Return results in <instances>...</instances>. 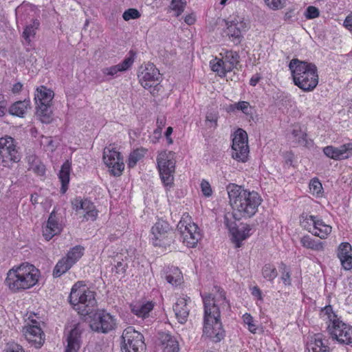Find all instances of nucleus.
I'll return each mask as SVG.
<instances>
[{
  "label": "nucleus",
  "mask_w": 352,
  "mask_h": 352,
  "mask_svg": "<svg viewBox=\"0 0 352 352\" xmlns=\"http://www.w3.org/2000/svg\"><path fill=\"white\" fill-rule=\"evenodd\" d=\"M226 188L233 209L232 213L228 214V216L239 221L242 218H250L256 214L263 201L257 192L244 189L235 184H228Z\"/></svg>",
  "instance_id": "1"
},
{
  "label": "nucleus",
  "mask_w": 352,
  "mask_h": 352,
  "mask_svg": "<svg viewBox=\"0 0 352 352\" xmlns=\"http://www.w3.org/2000/svg\"><path fill=\"white\" fill-rule=\"evenodd\" d=\"M39 275V270L33 265L23 263L8 270L4 284L12 293L21 292L34 287Z\"/></svg>",
  "instance_id": "2"
},
{
  "label": "nucleus",
  "mask_w": 352,
  "mask_h": 352,
  "mask_svg": "<svg viewBox=\"0 0 352 352\" xmlns=\"http://www.w3.org/2000/svg\"><path fill=\"white\" fill-rule=\"evenodd\" d=\"M289 68L296 86L305 92L312 91L318 84L317 67L312 63L293 58Z\"/></svg>",
  "instance_id": "3"
},
{
  "label": "nucleus",
  "mask_w": 352,
  "mask_h": 352,
  "mask_svg": "<svg viewBox=\"0 0 352 352\" xmlns=\"http://www.w3.org/2000/svg\"><path fill=\"white\" fill-rule=\"evenodd\" d=\"M320 315L327 325V331L333 340L340 344L352 345V326L342 322L331 305L322 308Z\"/></svg>",
  "instance_id": "4"
},
{
  "label": "nucleus",
  "mask_w": 352,
  "mask_h": 352,
  "mask_svg": "<svg viewBox=\"0 0 352 352\" xmlns=\"http://www.w3.org/2000/svg\"><path fill=\"white\" fill-rule=\"evenodd\" d=\"M69 302L82 315H88L96 306L95 292L80 282L75 283L71 290Z\"/></svg>",
  "instance_id": "5"
},
{
  "label": "nucleus",
  "mask_w": 352,
  "mask_h": 352,
  "mask_svg": "<svg viewBox=\"0 0 352 352\" xmlns=\"http://www.w3.org/2000/svg\"><path fill=\"white\" fill-rule=\"evenodd\" d=\"M216 295L211 294L201 295L204 309V323L220 320L221 310L230 308L224 291L218 289Z\"/></svg>",
  "instance_id": "6"
},
{
  "label": "nucleus",
  "mask_w": 352,
  "mask_h": 352,
  "mask_svg": "<svg viewBox=\"0 0 352 352\" xmlns=\"http://www.w3.org/2000/svg\"><path fill=\"white\" fill-rule=\"evenodd\" d=\"M183 243L188 248H194L201 238L198 226L191 221L188 213H184L177 226Z\"/></svg>",
  "instance_id": "7"
},
{
  "label": "nucleus",
  "mask_w": 352,
  "mask_h": 352,
  "mask_svg": "<svg viewBox=\"0 0 352 352\" xmlns=\"http://www.w3.org/2000/svg\"><path fill=\"white\" fill-rule=\"evenodd\" d=\"M226 25L225 33L228 39L234 45H239L243 39V34L249 30V24L245 19L237 14L230 15L224 20Z\"/></svg>",
  "instance_id": "8"
},
{
  "label": "nucleus",
  "mask_w": 352,
  "mask_h": 352,
  "mask_svg": "<svg viewBox=\"0 0 352 352\" xmlns=\"http://www.w3.org/2000/svg\"><path fill=\"white\" fill-rule=\"evenodd\" d=\"M20 159L15 140L8 135L0 138V166L10 168Z\"/></svg>",
  "instance_id": "9"
},
{
  "label": "nucleus",
  "mask_w": 352,
  "mask_h": 352,
  "mask_svg": "<svg viewBox=\"0 0 352 352\" xmlns=\"http://www.w3.org/2000/svg\"><path fill=\"white\" fill-rule=\"evenodd\" d=\"M157 168L163 184L166 186H171L173 183L175 168V160L173 152L163 151L157 157Z\"/></svg>",
  "instance_id": "10"
},
{
  "label": "nucleus",
  "mask_w": 352,
  "mask_h": 352,
  "mask_svg": "<svg viewBox=\"0 0 352 352\" xmlns=\"http://www.w3.org/2000/svg\"><path fill=\"white\" fill-rule=\"evenodd\" d=\"M122 352H143L146 348L144 336L133 327L126 328L122 335Z\"/></svg>",
  "instance_id": "11"
},
{
  "label": "nucleus",
  "mask_w": 352,
  "mask_h": 352,
  "mask_svg": "<svg viewBox=\"0 0 352 352\" xmlns=\"http://www.w3.org/2000/svg\"><path fill=\"white\" fill-rule=\"evenodd\" d=\"M248 138L246 131L242 129L236 131L232 140V157L239 162H245L248 160L249 146Z\"/></svg>",
  "instance_id": "12"
},
{
  "label": "nucleus",
  "mask_w": 352,
  "mask_h": 352,
  "mask_svg": "<svg viewBox=\"0 0 352 352\" xmlns=\"http://www.w3.org/2000/svg\"><path fill=\"white\" fill-rule=\"evenodd\" d=\"M152 241L155 246L166 248L174 241V233L168 222L159 220L151 228Z\"/></svg>",
  "instance_id": "13"
},
{
  "label": "nucleus",
  "mask_w": 352,
  "mask_h": 352,
  "mask_svg": "<svg viewBox=\"0 0 352 352\" xmlns=\"http://www.w3.org/2000/svg\"><path fill=\"white\" fill-rule=\"evenodd\" d=\"M89 326L95 332L107 334L116 328V320L105 310H99L94 314Z\"/></svg>",
  "instance_id": "14"
},
{
  "label": "nucleus",
  "mask_w": 352,
  "mask_h": 352,
  "mask_svg": "<svg viewBox=\"0 0 352 352\" xmlns=\"http://www.w3.org/2000/svg\"><path fill=\"white\" fill-rule=\"evenodd\" d=\"M138 76L144 89H151L159 85L160 73L153 63H148L144 66H141Z\"/></svg>",
  "instance_id": "15"
},
{
  "label": "nucleus",
  "mask_w": 352,
  "mask_h": 352,
  "mask_svg": "<svg viewBox=\"0 0 352 352\" xmlns=\"http://www.w3.org/2000/svg\"><path fill=\"white\" fill-rule=\"evenodd\" d=\"M72 208L78 214H82V221H94L98 217V210L94 204L88 199L80 197L72 201Z\"/></svg>",
  "instance_id": "16"
},
{
  "label": "nucleus",
  "mask_w": 352,
  "mask_h": 352,
  "mask_svg": "<svg viewBox=\"0 0 352 352\" xmlns=\"http://www.w3.org/2000/svg\"><path fill=\"white\" fill-rule=\"evenodd\" d=\"M103 161L113 176L118 177L122 174L124 164L118 151L113 148H105L103 152Z\"/></svg>",
  "instance_id": "17"
},
{
  "label": "nucleus",
  "mask_w": 352,
  "mask_h": 352,
  "mask_svg": "<svg viewBox=\"0 0 352 352\" xmlns=\"http://www.w3.org/2000/svg\"><path fill=\"white\" fill-rule=\"evenodd\" d=\"M224 223L232 235L233 242L235 243L236 248H240L241 241L250 235L251 228L250 226L244 224L241 228H236L234 222L230 223L228 214L224 216Z\"/></svg>",
  "instance_id": "18"
},
{
  "label": "nucleus",
  "mask_w": 352,
  "mask_h": 352,
  "mask_svg": "<svg viewBox=\"0 0 352 352\" xmlns=\"http://www.w3.org/2000/svg\"><path fill=\"white\" fill-rule=\"evenodd\" d=\"M84 331L82 324H75L67 335V346L65 352H78L81 345V335Z\"/></svg>",
  "instance_id": "19"
},
{
  "label": "nucleus",
  "mask_w": 352,
  "mask_h": 352,
  "mask_svg": "<svg viewBox=\"0 0 352 352\" xmlns=\"http://www.w3.org/2000/svg\"><path fill=\"white\" fill-rule=\"evenodd\" d=\"M324 155L335 160H342L352 156V142L344 144L339 147L327 146L323 148Z\"/></svg>",
  "instance_id": "20"
},
{
  "label": "nucleus",
  "mask_w": 352,
  "mask_h": 352,
  "mask_svg": "<svg viewBox=\"0 0 352 352\" xmlns=\"http://www.w3.org/2000/svg\"><path fill=\"white\" fill-rule=\"evenodd\" d=\"M34 324L25 327L23 329V334L28 342L32 343L36 348H40L44 343L45 336L43 331L36 321Z\"/></svg>",
  "instance_id": "21"
},
{
  "label": "nucleus",
  "mask_w": 352,
  "mask_h": 352,
  "mask_svg": "<svg viewBox=\"0 0 352 352\" xmlns=\"http://www.w3.org/2000/svg\"><path fill=\"white\" fill-rule=\"evenodd\" d=\"M203 332L214 342H219L226 336L221 320L204 323Z\"/></svg>",
  "instance_id": "22"
},
{
  "label": "nucleus",
  "mask_w": 352,
  "mask_h": 352,
  "mask_svg": "<svg viewBox=\"0 0 352 352\" xmlns=\"http://www.w3.org/2000/svg\"><path fill=\"white\" fill-rule=\"evenodd\" d=\"M59 219L54 210L50 214L47 224L43 227V235L47 241L50 240L53 236L60 233L62 226L58 222Z\"/></svg>",
  "instance_id": "23"
},
{
  "label": "nucleus",
  "mask_w": 352,
  "mask_h": 352,
  "mask_svg": "<svg viewBox=\"0 0 352 352\" xmlns=\"http://www.w3.org/2000/svg\"><path fill=\"white\" fill-rule=\"evenodd\" d=\"M190 300L187 296H182L177 298L173 306L176 318L181 324H184L188 320L190 309L188 307V302Z\"/></svg>",
  "instance_id": "24"
},
{
  "label": "nucleus",
  "mask_w": 352,
  "mask_h": 352,
  "mask_svg": "<svg viewBox=\"0 0 352 352\" xmlns=\"http://www.w3.org/2000/svg\"><path fill=\"white\" fill-rule=\"evenodd\" d=\"M337 256L345 270L352 269V248L350 243H342L338 246Z\"/></svg>",
  "instance_id": "25"
},
{
  "label": "nucleus",
  "mask_w": 352,
  "mask_h": 352,
  "mask_svg": "<svg viewBox=\"0 0 352 352\" xmlns=\"http://www.w3.org/2000/svg\"><path fill=\"white\" fill-rule=\"evenodd\" d=\"M308 352H330L328 340L321 333L314 334L307 343Z\"/></svg>",
  "instance_id": "26"
},
{
  "label": "nucleus",
  "mask_w": 352,
  "mask_h": 352,
  "mask_svg": "<svg viewBox=\"0 0 352 352\" xmlns=\"http://www.w3.org/2000/svg\"><path fill=\"white\" fill-rule=\"evenodd\" d=\"M159 340L162 352H179L178 341L169 333H159Z\"/></svg>",
  "instance_id": "27"
},
{
  "label": "nucleus",
  "mask_w": 352,
  "mask_h": 352,
  "mask_svg": "<svg viewBox=\"0 0 352 352\" xmlns=\"http://www.w3.org/2000/svg\"><path fill=\"white\" fill-rule=\"evenodd\" d=\"M30 108L31 103L30 100H19L10 106L8 113L14 116L24 118L28 110Z\"/></svg>",
  "instance_id": "28"
},
{
  "label": "nucleus",
  "mask_w": 352,
  "mask_h": 352,
  "mask_svg": "<svg viewBox=\"0 0 352 352\" xmlns=\"http://www.w3.org/2000/svg\"><path fill=\"white\" fill-rule=\"evenodd\" d=\"M54 96V91L47 89L45 86L37 87L34 94V100L36 104H52V99Z\"/></svg>",
  "instance_id": "29"
},
{
  "label": "nucleus",
  "mask_w": 352,
  "mask_h": 352,
  "mask_svg": "<svg viewBox=\"0 0 352 352\" xmlns=\"http://www.w3.org/2000/svg\"><path fill=\"white\" fill-rule=\"evenodd\" d=\"M165 278L172 285L181 284L183 276L179 269L177 267H168L164 270Z\"/></svg>",
  "instance_id": "30"
},
{
  "label": "nucleus",
  "mask_w": 352,
  "mask_h": 352,
  "mask_svg": "<svg viewBox=\"0 0 352 352\" xmlns=\"http://www.w3.org/2000/svg\"><path fill=\"white\" fill-rule=\"evenodd\" d=\"M51 106L52 104H44V103L36 104V114L41 122L50 124L53 120Z\"/></svg>",
  "instance_id": "31"
},
{
  "label": "nucleus",
  "mask_w": 352,
  "mask_h": 352,
  "mask_svg": "<svg viewBox=\"0 0 352 352\" xmlns=\"http://www.w3.org/2000/svg\"><path fill=\"white\" fill-rule=\"evenodd\" d=\"M71 167V162L67 160L62 165L61 169L59 172L58 177L61 182L60 190L62 193H65L67 190V186L69 182Z\"/></svg>",
  "instance_id": "32"
},
{
  "label": "nucleus",
  "mask_w": 352,
  "mask_h": 352,
  "mask_svg": "<svg viewBox=\"0 0 352 352\" xmlns=\"http://www.w3.org/2000/svg\"><path fill=\"white\" fill-rule=\"evenodd\" d=\"M331 232V227L325 224L322 220L317 219L314 223L311 233L320 237V239H325Z\"/></svg>",
  "instance_id": "33"
},
{
  "label": "nucleus",
  "mask_w": 352,
  "mask_h": 352,
  "mask_svg": "<svg viewBox=\"0 0 352 352\" xmlns=\"http://www.w3.org/2000/svg\"><path fill=\"white\" fill-rule=\"evenodd\" d=\"M222 60L224 63V69L232 71L239 62V55L236 52L226 51Z\"/></svg>",
  "instance_id": "34"
},
{
  "label": "nucleus",
  "mask_w": 352,
  "mask_h": 352,
  "mask_svg": "<svg viewBox=\"0 0 352 352\" xmlns=\"http://www.w3.org/2000/svg\"><path fill=\"white\" fill-rule=\"evenodd\" d=\"M153 305L151 302L145 304H135L131 306V311L139 318H145L148 317L150 311L153 309Z\"/></svg>",
  "instance_id": "35"
},
{
  "label": "nucleus",
  "mask_w": 352,
  "mask_h": 352,
  "mask_svg": "<svg viewBox=\"0 0 352 352\" xmlns=\"http://www.w3.org/2000/svg\"><path fill=\"white\" fill-rule=\"evenodd\" d=\"M301 245L306 248L311 249L315 251H322L324 250V245L320 241H316L310 236L306 235L300 239Z\"/></svg>",
  "instance_id": "36"
},
{
  "label": "nucleus",
  "mask_w": 352,
  "mask_h": 352,
  "mask_svg": "<svg viewBox=\"0 0 352 352\" xmlns=\"http://www.w3.org/2000/svg\"><path fill=\"white\" fill-rule=\"evenodd\" d=\"M72 263L65 258H61L56 265L53 275L55 277H59L67 272L72 266Z\"/></svg>",
  "instance_id": "37"
},
{
  "label": "nucleus",
  "mask_w": 352,
  "mask_h": 352,
  "mask_svg": "<svg viewBox=\"0 0 352 352\" xmlns=\"http://www.w3.org/2000/svg\"><path fill=\"white\" fill-rule=\"evenodd\" d=\"M83 252L84 248L80 245H76L68 252L65 258L72 265H74L82 257Z\"/></svg>",
  "instance_id": "38"
},
{
  "label": "nucleus",
  "mask_w": 352,
  "mask_h": 352,
  "mask_svg": "<svg viewBox=\"0 0 352 352\" xmlns=\"http://www.w3.org/2000/svg\"><path fill=\"white\" fill-rule=\"evenodd\" d=\"M219 113L217 111H208L206 113L205 124L207 128L215 129L217 126Z\"/></svg>",
  "instance_id": "39"
},
{
  "label": "nucleus",
  "mask_w": 352,
  "mask_h": 352,
  "mask_svg": "<svg viewBox=\"0 0 352 352\" xmlns=\"http://www.w3.org/2000/svg\"><path fill=\"white\" fill-rule=\"evenodd\" d=\"M40 23L38 20H34L32 24L27 25L23 32V36L28 43H30L31 38L34 37L36 31L38 28Z\"/></svg>",
  "instance_id": "40"
},
{
  "label": "nucleus",
  "mask_w": 352,
  "mask_h": 352,
  "mask_svg": "<svg viewBox=\"0 0 352 352\" xmlns=\"http://www.w3.org/2000/svg\"><path fill=\"white\" fill-rule=\"evenodd\" d=\"M211 69L217 72L220 76H224L228 70L224 69V63L222 58H215L210 62Z\"/></svg>",
  "instance_id": "41"
},
{
  "label": "nucleus",
  "mask_w": 352,
  "mask_h": 352,
  "mask_svg": "<svg viewBox=\"0 0 352 352\" xmlns=\"http://www.w3.org/2000/svg\"><path fill=\"white\" fill-rule=\"evenodd\" d=\"M146 153V150L142 149H136L131 152L129 155L128 160V166L129 168H133L137 164V162L140 161Z\"/></svg>",
  "instance_id": "42"
},
{
  "label": "nucleus",
  "mask_w": 352,
  "mask_h": 352,
  "mask_svg": "<svg viewBox=\"0 0 352 352\" xmlns=\"http://www.w3.org/2000/svg\"><path fill=\"white\" fill-rule=\"evenodd\" d=\"M316 221V217L309 215L307 214H302L300 217V226L311 233L314 221Z\"/></svg>",
  "instance_id": "43"
},
{
  "label": "nucleus",
  "mask_w": 352,
  "mask_h": 352,
  "mask_svg": "<svg viewBox=\"0 0 352 352\" xmlns=\"http://www.w3.org/2000/svg\"><path fill=\"white\" fill-rule=\"evenodd\" d=\"M262 275L264 278L272 281L278 275L276 267L272 264H265L262 269Z\"/></svg>",
  "instance_id": "44"
},
{
  "label": "nucleus",
  "mask_w": 352,
  "mask_h": 352,
  "mask_svg": "<svg viewBox=\"0 0 352 352\" xmlns=\"http://www.w3.org/2000/svg\"><path fill=\"white\" fill-rule=\"evenodd\" d=\"M230 109L232 111L235 109L241 111L245 115H250L252 113V107H250V103L247 101H240L231 104L230 106Z\"/></svg>",
  "instance_id": "45"
},
{
  "label": "nucleus",
  "mask_w": 352,
  "mask_h": 352,
  "mask_svg": "<svg viewBox=\"0 0 352 352\" xmlns=\"http://www.w3.org/2000/svg\"><path fill=\"white\" fill-rule=\"evenodd\" d=\"M135 54L133 51H130L129 56L122 63L117 65L120 72H125L131 67L135 60Z\"/></svg>",
  "instance_id": "46"
},
{
  "label": "nucleus",
  "mask_w": 352,
  "mask_h": 352,
  "mask_svg": "<svg viewBox=\"0 0 352 352\" xmlns=\"http://www.w3.org/2000/svg\"><path fill=\"white\" fill-rule=\"evenodd\" d=\"M128 267V265L126 262L124 261L123 259L122 261H116V263L112 267V272H115L119 276L123 277L125 274L126 269Z\"/></svg>",
  "instance_id": "47"
},
{
  "label": "nucleus",
  "mask_w": 352,
  "mask_h": 352,
  "mask_svg": "<svg viewBox=\"0 0 352 352\" xmlns=\"http://www.w3.org/2000/svg\"><path fill=\"white\" fill-rule=\"evenodd\" d=\"M309 189L314 195L319 197L322 194V184L318 178H314L310 181Z\"/></svg>",
  "instance_id": "48"
},
{
  "label": "nucleus",
  "mask_w": 352,
  "mask_h": 352,
  "mask_svg": "<svg viewBox=\"0 0 352 352\" xmlns=\"http://www.w3.org/2000/svg\"><path fill=\"white\" fill-rule=\"evenodd\" d=\"M243 322L248 325V330L252 333H256L258 327L254 322V318L251 316V314L245 313L243 316Z\"/></svg>",
  "instance_id": "49"
},
{
  "label": "nucleus",
  "mask_w": 352,
  "mask_h": 352,
  "mask_svg": "<svg viewBox=\"0 0 352 352\" xmlns=\"http://www.w3.org/2000/svg\"><path fill=\"white\" fill-rule=\"evenodd\" d=\"M292 134L295 138L296 142L302 146L307 144V134L306 133L301 131L300 129H294L292 130Z\"/></svg>",
  "instance_id": "50"
},
{
  "label": "nucleus",
  "mask_w": 352,
  "mask_h": 352,
  "mask_svg": "<svg viewBox=\"0 0 352 352\" xmlns=\"http://www.w3.org/2000/svg\"><path fill=\"white\" fill-rule=\"evenodd\" d=\"M186 4V2L184 0H172L170 8L177 12V16H179L184 11Z\"/></svg>",
  "instance_id": "51"
},
{
  "label": "nucleus",
  "mask_w": 352,
  "mask_h": 352,
  "mask_svg": "<svg viewBox=\"0 0 352 352\" xmlns=\"http://www.w3.org/2000/svg\"><path fill=\"white\" fill-rule=\"evenodd\" d=\"M141 16L140 12L135 8H129L125 10L122 14L124 20L128 21L131 19H137Z\"/></svg>",
  "instance_id": "52"
},
{
  "label": "nucleus",
  "mask_w": 352,
  "mask_h": 352,
  "mask_svg": "<svg viewBox=\"0 0 352 352\" xmlns=\"http://www.w3.org/2000/svg\"><path fill=\"white\" fill-rule=\"evenodd\" d=\"M320 14L318 8L315 6H310L307 7L305 12V16L308 19H312L318 17Z\"/></svg>",
  "instance_id": "53"
},
{
  "label": "nucleus",
  "mask_w": 352,
  "mask_h": 352,
  "mask_svg": "<svg viewBox=\"0 0 352 352\" xmlns=\"http://www.w3.org/2000/svg\"><path fill=\"white\" fill-rule=\"evenodd\" d=\"M286 0H265L266 4L273 10L281 9L284 7Z\"/></svg>",
  "instance_id": "54"
},
{
  "label": "nucleus",
  "mask_w": 352,
  "mask_h": 352,
  "mask_svg": "<svg viewBox=\"0 0 352 352\" xmlns=\"http://www.w3.org/2000/svg\"><path fill=\"white\" fill-rule=\"evenodd\" d=\"M120 72V69L117 65L105 67L102 69V72L104 76L111 77H114Z\"/></svg>",
  "instance_id": "55"
},
{
  "label": "nucleus",
  "mask_w": 352,
  "mask_h": 352,
  "mask_svg": "<svg viewBox=\"0 0 352 352\" xmlns=\"http://www.w3.org/2000/svg\"><path fill=\"white\" fill-rule=\"evenodd\" d=\"M4 352H25L22 346L15 342L7 343Z\"/></svg>",
  "instance_id": "56"
},
{
  "label": "nucleus",
  "mask_w": 352,
  "mask_h": 352,
  "mask_svg": "<svg viewBox=\"0 0 352 352\" xmlns=\"http://www.w3.org/2000/svg\"><path fill=\"white\" fill-rule=\"evenodd\" d=\"M200 186H201V192L205 197H208L211 196V195L212 193V190L210 184H209L208 182H207L205 179H203L201 182Z\"/></svg>",
  "instance_id": "57"
},
{
  "label": "nucleus",
  "mask_w": 352,
  "mask_h": 352,
  "mask_svg": "<svg viewBox=\"0 0 352 352\" xmlns=\"http://www.w3.org/2000/svg\"><path fill=\"white\" fill-rule=\"evenodd\" d=\"M280 268L283 270L281 278L285 285L291 284L290 274L288 271L287 266L284 263H281Z\"/></svg>",
  "instance_id": "58"
},
{
  "label": "nucleus",
  "mask_w": 352,
  "mask_h": 352,
  "mask_svg": "<svg viewBox=\"0 0 352 352\" xmlns=\"http://www.w3.org/2000/svg\"><path fill=\"white\" fill-rule=\"evenodd\" d=\"M344 26L349 30H352V13L349 14L343 23Z\"/></svg>",
  "instance_id": "59"
},
{
  "label": "nucleus",
  "mask_w": 352,
  "mask_h": 352,
  "mask_svg": "<svg viewBox=\"0 0 352 352\" xmlns=\"http://www.w3.org/2000/svg\"><path fill=\"white\" fill-rule=\"evenodd\" d=\"M32 169L35 173H36L37 174H38L40 175H44L45 171V166L43 164L33 166Z\"/></svg>",
  "instance_id": "60"
},
{
  "label": "nucleus",
  "mask_w": 352,
  "mask_h": 352,
  "mask_svg": "<svg viewBox=\"0 0 352 352\" xmlns=\"http://www.w3.org/2000/svg\"><path fill=\"white\" fill-rule=\"evenodd\" d=\"M166 125V118L164 116H160L157 119V126L159 129H162Z\"/></svg>",
  "instance_id": "61"
},
{
  "label": "nucleus",
  "mask_w": 352,
  "mask_h": 352,
  "mask_svg": "<svg viewBox=\"0 0 352 352\" xmlns=\"http://www.w3.org/2000/svg\"><path fill=\"white\" fill-rule=\"evenodd\" d=\"M252 294L254 296L258 297V298L259 300H263L262 295H261V291L258 287L255 286L252 288Z\"/></svg>",
  "instance_id": "62"
},
{
  "label": "nucleus",
  "mask_w": 352,
  "mask_h": 352,
  "mask_svg": "<svg viewBox=\"0 0 352 352\" xmlns=\"http://www.w3.org/2000/svg\"><path fill=\"white\" fill-rule=\"evenodd\" d=\"M184 21L188 25H192L195 22V16L193 14H188L186 16Z\"/></svg>",
  "instance_id": "63"
},
{
  "label": "nucleus",
  "mask_w": 352,
  "mask_h": 352,
  "mask_svg": "<svg viewBox=\"0 0 352 352\" xmlns=\"http://www.w3.org/2000/svg\"><path fill=\"white\" fill-rule=\"evenodd\" d=\"M22 87H23V85L22 83L21 82H16L15 83L13 87H12V91L14 93V94H17V93H19L21 89H22Z\"/></svg>",
  "instance_id": "64"
}]
</instances>
